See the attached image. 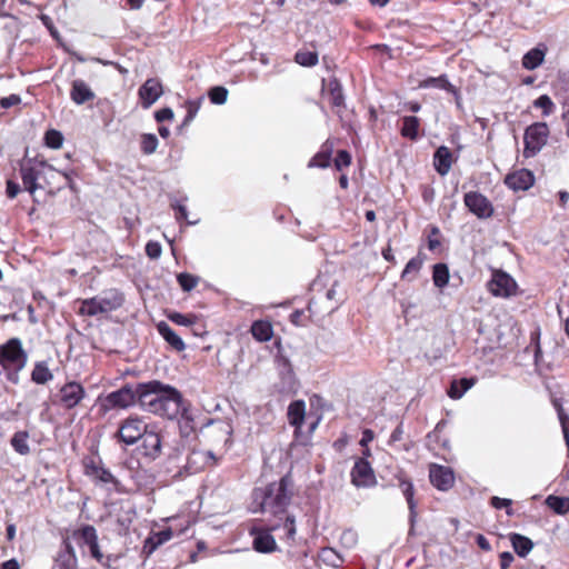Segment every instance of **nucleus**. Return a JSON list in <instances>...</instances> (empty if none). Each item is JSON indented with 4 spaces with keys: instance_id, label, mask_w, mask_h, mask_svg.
<instances>
[{
    "instance_id": "obj_59",
    "label": "nucleus",
    "mask_w": 569,
    "mask_h": 569,
    "mask_svg": "<svg viewBox=\"0 0 569 569\" xmlns=\"http://www.w3.org/2000/svg\"><path fill=\"white\" fill-rule=\"evenodd\" d=\"M58 172L64 177V179L67 180V186L71 190H74L73 176L76 174V171L73 169H64V170H58Z\"/></svg>"
},
{
    "instance_id": "obj_32",
    "label": "nucleus",
    "mask_w": 569,
    "mask_h": 569,
    "mask_svg": "<svg viewBox=\"0 0 569 569\" xmlns=\"http://www.w3.org/2000/svg\"><path fill=\"white\" fill-rule=\"evenodd\" d=\"M252 336L259 341H269L272 337V326L268 321H254L251 326Z\"/></svg>"
},
{
    "instance_id": "obj_43",
    "label": "nucleus",
    "mask_w": 569,
    "mask_h": 569,
    "mask_svg": "<svg viewBox=\"0 0 569 569\" xmlns=\"http://www.w3.org/2000/svg\"><path fill=\"white\" fill-rule=\"evenodd\" d=\"M63 136L56 129H50L44 133V143L51 149H59L63 143Z\"/></svg>"
},
{
    "instance_id": "obj_51",
    "label": "nucleus",
    "mask_w": 569,
    "mask_h": 569,
    "mask_svg": "<svg viewBox=\"0 0 569 569\" xmlns=\"http://www.w3.org/2000/svg\"><path fill=\"white\" fill-rule=\"evenodd\" d=\"M490 503L493 508L496 509H501V508H506V512L508 516H511L513 513V510L510 508L512 501L510 499H506V498H499V497H492L490 499Z\"/></svg>"
},
{
    "instance_id": "obj_56",
    "label": "nucleus",
    "mask_w": 569,
    "mask_h": 569,
    "mask_svg": "<svg viewBox=\"0 0 569 569\" xmlns=\"http://www.w3.org/2000/svg\"><path fill=\"white\" fill-rule=\"evenodd\" d=\"M21 103V97L19 94L12 93L8 97H3L0 99V106L3 109H9L13 106Z\"/></svg>"
},
{
    "instance_id": "obj_17",
    "label": "nucleus",
    "mask_w": 569,
    "mask_h": 569,
    "mask_svg": "<svg viewBox=\"0 0 569 569\" xmlns=\"http://www.w3.org/2000/svg\"><path fill=\"white\" fill-rule=\"evenodd\" d=\"M20 174L24 189L30 194H33L36 190L39 188L38 179L40 176V171L33 164V160L29 159L27 162L21 164Z\"/></svg>"
},
{
    "instance_id": "obj_15",
    "label": "nucleus",
    "mask_w": 569,
    "mask_h": 569,
    "mask_svg": "<svg viewBox=\"0 0 569 569\" xmlns=\"http://www.w3.org/2000/svg\"><path fill=\"white\" fill-rule=\"evenodd\" d=\"M140 440L139 449L143 457L154 460L161 455L162 440L159 432L148 429Z\"/></svg>"
},
{
    "instance_id": "obj_39",
    "label": "nucleus",
    "mask_w": 569,
    "mask_h": 569,
    "mask_svg": "<svg viewBox=\"0 0 569 569\" xmlns=\"http://www.w3.org/2000/svg\"><path fill=\"white\" fill-rule=\"evenodd\" d=\"M74 535L79 536L81 541H82V543L88 546V547L91 546L92 543L98 542L97 530L91 525L83 526Z\"/></svg>"
},
{
    "instance_id": "obj_13",
    "label": "nucleus",
    "mask_w": 569,
    "mask_h": 569,
    "mask_svg": "<svg viewBox=\"0 0 569 569\" xmlns=\"http://www.w3.org/2000/svg\"><path fill=\"white\" fill-rule=\"evenodd\" d=\"M51 569H78V559L73 546L68 539L62 541L53 558Z\"/></svg>"
},
{
    "instance_id": "obj_7",
    "label": "nucleus",
    "mask_w": 569,
    "mask_h": 569,
    "mask_svg": "<svg viewBox=\"0 0 569 569\" xmlns=\"http://www.w3.org/2000/svg\"><path fill=\"white\" fill-rule=\"evenodd\" d=\"M465 206L479 219H488L493 214V207L489 199L477 191L467 192L463 197Z\"/></svg>"
},
{
    "instance_id": "obj_18",
    "label": "nucleus",
    "mask_w": 569,
    "mask_h": 569,
    "mask_svg": "<svg viewBox=\"0 0 569 569\" xmlns=\"http://www.w3.org/2000/svg\"><path fill=\"white\" fill-rule=\"evenodd\" d=\"M70 98L76 104L80 106L93 100L96 94L82 79H76L72 81Z\"/></svg>"
},
{
    "instance_id": "obj_58",
    "label": "nucleus",
    "mask_w": 569,
    "mask_h": 569,
    "mask_svg": "<svg viewBox=\"0 0 569 569\" xmlns=\"http://www.w3.org/2000/svg\"><path fill=\"white\" fill-rule=\"evenodd\" d=\"M40 20L43 23V26H46L47 29L50 31L51 36L57 38L58 37V31H57V29L53 26L52 19L49 16H47V14H41L40 16Z\"/></svg>"
},
{
    "instance_id": "obj_21",
    "label": "nucleus",
    "mask_w": 569,
    "mask_h": 569,
    "mask_svg": "<svg viewBox=\"0 0 569 569\" xmlns=\"http://www.w3.org/2000/svg\"><path fill=\"white\" fill-rule=\"evenodd\" d=\"M398 481H399L398 487L401 489V491L408 502V507L410 510V521H411V523H413L416 520V517H417V511H416L417 503L413 500V495H415L413 485L410 480L402 478L401 476H398Z\"/></svg>"
},
{
    "instance_id": "obj_12",
    "label": "nucleus",
    "mask_w": 569,
    "mask_h": 569,
    "mask_svg": "<svg viewBox=\"0 0 569 569\" xmlns=\"http://www.w3.org/2000/svg\"><path fill=\"white\" fill-rule=\"evenodd\" d=\"M351 481L356 487H371L376 485L375 472L365 459H358L351 470Z\"/></svg>"
},
{
    "instance_id": "obj_16",
    "label": "nucleus",
    "mask_w": 569,
    "mask_h": 569,
    "mask_svg": "<svg viewBox=\"0 0 569 569\" xmlns=\"http://www.w3.org/2000/svg\"><path fill=\"white\" fill-rule=\"evenodd\" d=\"M533 182L535 177L532 172L527 169H521L509 173L505 179V183L515 191L528 190L530 187H532Z\"/></svg>"
},
{
    "instance_id": "obj_52",
    "label": "nucleus",
    "mask_w": 569,
    "mask_h": 569,
    "mask_svg": "<svg viewBox=\"0 0 569 569\" xmlns=\"http://www.w3.org/2000/svg\"><path fill=\"white\" fill-rule=\"evenodd\" d=\"M351 163V156L346 150H339L337 157L335 159V166L338 170H341L345 167H349Z\"/></svg>"
},
{
    "instance_id": "obj_37",
    "label": "nucleus",
    "mask_w": 569,
    "mask_h": 569,
    "mask_svg": "<svg viewBox=\"0 0 569 569\" xmlns=\"http://www.w3.org/2000/svg\"><path fill=\"white\" fill-rule=\"evenodd\" d=\"M433 283L438 288H443L449 281V269L445 263H437L433 267Z\"/></svg>"
},
{
    "instance_id": "obj_63",
    "label": "nucleus",
    "mask_w": 569,
    "mask_h": 569,
    "mask_svg": "<svg viewBox=\"0 0 569 569\" xmlns=\"http://www.w3.org/2000/svg\"><path fill=\"white\" fill-rule=\"evenodd\" d=\"M198 109H199V106L196 102L188 103V112H187V116L183 121L184 124L190 122L194 118Z\"/></svg>"
},
{
    "instance_id": "obj_41",
    "label": "nucleus",
    "mask_w": 569,
    "mask_h": 569,
    "mask_svg": "<svg viewBox=\"0 0 569 569\" xmlns=\"http://www.w3.org/2000/svg\"><path fill=\"white\" fill-rule=\"evenodd\" d=\"M177 281L184 292H190L199 282V277L189 272H180L177 274Z\"/></svg>"
},
{
    "instance_id": "obj_2",
    "label": "nucleus",
    "mask_w": 569,
    "mask_h": 569,
    "mask_svg": "<svg viewBox=\"0 0 569 569\" xmlns=\"http://www.w3.org/2000/svg\"><path fill=\"white\" fill-rule=\"evenodd\" d=\"M291 499L287 489V480L270 483L266 488H257L252 492V512L270 513L276 517L283 515Z\"/></svg>"
},
{
    "instance_id": "obj_55",
    "label": "nucleus",
    "mask_w": 569,
    "mask_h": 569,
    "mask_svg": "<svg viewBox=\"0 0 569 569\" xmlns=\"http://www.w3.org/2000/svg\"><path fill=\"white\" fill-rule=\"evenodd\" d=\"M173 116H174V113H173L172 109L169 107L159 109L154 112V119L159 123L167 121V120H172Z\"/></svg>"
},
{
    "instance_id": "obj_64",
    "label": "nucleus",
    "mask_w": 569,
    "mask_h": 569,
    "mask_svg": "<svg viewBox=\"0 0 569 569\" xmlns=\"http://www.w3.org/2000/svg\"><path fill=\"white\" fill-rule=\"evenodd\" d=\"M512 561H513V556L510 552H502L500 555L501 569H508Z\"/></svg>"
},
{
    "instance_id": "obj_3",
    "label": "nucleus",
    "mask_w": 569,
    "mask_h": 569,
    "mask_svg": "<svg viewBox=\"0 0 569 569\" xmlns=\"http://www.w3.org/2000/svg\"><path fill=\"white\" fill-rule=\"evenodd\" d=\"M123 295L117 289H111L103 292L101 296L82 300L80 313L94 317L100 313L117 310L123 305Z\"/></svg>"
},
{
    "instance_id": "obj_5",
    "label": "nucleus",
    "mask_w": 569,
    "mask_h": 569,
    "mask_svg": "<svg viewBox=\"0 0 569 569\" xmlns=\"http://www.w3.org/2000/svg\"><path fill=\"white\" fill-rule=\"evenodd\" d=\"M28 361V355L19 338H10L0 345V366L2 369H23Z\"/></svg>"
},
{
    "instance_id": "obj_29",
    "label": "nucleus",
    "mask_w": 569,
    "mask_h": 569,
    "mask_svg": "<svg viewBox=\"0 0 569 569\" xmlns=\"http://www.w3.org/2000/svg\"><path fill=\"white\" fill-rule=\"evenodd\" d=\"M510 541L518 556L526 557L532 549V541L519 533H511Z\"/></svg>"
},
{
    "instance_id": "obj_44",
    "label": "nucleus",
    "mask_w": 569,
    "mask_h": 569,
    "mask_svg": "<svg viewBox=\"0 0 569 569\" xmlns=\"http://www.w3.org/2000/svg\"><path fill=\"white\" fill-rule=\"evenodd\" d=\"M171 208L174 211V218L178 222L186 221L187 224L196 223V221L188 220V209H187L186 204H183L179 200L171 202Z\"/></svg>"
},
{
    "instance_id": "obj_46",
    "label": "nucleus",
    "mask_w": 569,
    "mask_h": 569,
    "mask_svg": "<svg viewBox=\"0 0 569 569\" xmlns=\"http://www.w3.org/2000/svg\"><path fill=\"white\" fill-rule=\"evenodd\" d=\"M193 316L194 315L192 313L184 315L177 311H172L167 315V318L176 325L189 328L190 323H192Z\"/></svg>"
},
{
    "instance_id": "obj_30",
    "label": "nucleus",
    "mask_w": 569,
    "mask_h": 569,
    "mask_svg": "<svg viewBox=\"0 0 569 569\" xmlns=\"http://www.w3.org/2000/svg\"><path fill=\"white\" fill-rule=\"evenodd\" d=\"M420 121L415 116H407L402 118V127L400 129L401 136L410 140L418 138V129Z\"/></svg>"
},
{
    "instance_id": "obj_10",
    "label": "nucleus",
    "mask_w": 569,
    "mask_h": 569,
    "mask_svg": "<svg viewBox=\"0 0 569 569\" xmlns=\"http://www.w3.org/2000/svg\"><path fill=\"white\" fill-rule=\"evenodd\" d=\"M430 482L441 491H448L455 485V475L451 468L432 463L429 467Z\"/></svg>"
},
{
    "instance_id": "obj_35",
    "label": "nucleus",
    "mask_w": 569,
    "mask_h": 569,
    "mask_svg": "<svg viewBox=\"0 0 569 569\" xmlns=\"http://www.w3.org/2000/svg\"><path fill=\"white\" fill-rule=\"evenodd\" d=\"M159 140L154 133H142L140 136V150L143 154L150 156L156 152Z\"/></svg>"
},
{
    "instance_id": "obj_31",
    "label": "nucleus",
    "mask_w": 569,
    "mask_h": 569,
    "mask_svg": "<svg viewBox=\"0 0 569 569\" xmlns=\"http://www.w3.org/2000/svg\"><path fill=\"white\" fill-rule=\"evenodd\" d=\"M288 419L290 425L300 428L305 420V402L293 401L288 408Z\"/></svg>"
},
{
    "instance_id": "obj_54",
    "label": "nucleus",
    "mask_w": 569,
    "mask_h": 569,
    "mask_svg": "<svg viewBox=\"0 0 569 569\" xmlns=\"http://www.w3.org/2000/svg\"><path fill=\"white\" fill-rule=\"evenodd\" d=\"M88 548H89V551H90V555L92 558H94L99 563H101L103 566H109L108 562L106 561V560H109V558H106L103 556L98 542L92 543Z\"/></svg>"
},
{
    "instance_id": "obj_36",
    "label": "nucleus",
    "mask_w": 569,
    "mask_h": 569,
    "mask_svg": "<svg viewBox=\"0 0 569 569\" xmlns=\"http://www.w3.org/2000/svg\"><path fill=\"white\" fill-rule=\"evenodd\" d=\"M328 93L330 97V102L335 107H341L343 104V93L341 84L337 79H332L328 82Z\"/></svg>"
},
{
    "instance_id": "obj_33",
    "label": "nucleus",
    "mask_w": 569,
    "mask_h": 569,
    "mask_svg": "<svg viewBox=\"0 0 569 569\" xmlns=\"http://www.w3.org/2000/svg\"><path fill=\"white\" fill-rule=\"evenodd\" d=\"M546 505L558 515H566L569 512L568 497H558L551 495L546 499Z\"/></svg>"
},
{
    "instance_id": "obj_20",
    "label": "nucleus",
    "mask_w": 569,
    "mask_h": 569,
    "mask_svg": "<svg viewBox=\"0 0 569 569\" xmlns=\"http://www.w3.org/2000/svg\"><path fill=\"white\" fill-rule=\"evenodd\" d=\"M159 335L169 343L174 350L182 351L186 348L183 340L173 331V329L166 322L160 321L157 325Z\"/></svg>"
},
{
    "instance_id": "obj_38",
    "label": "nucleus",
    "mask_w": 569,
    "mask_h": 569,
    "mask_svg": "<svg viewBox=\"0 0 569 569\" xmlns=\"http://www.w3.org/2000/svg\"><path fill=\"white\" fill-rule=\"evenodd\" d=\"M74 535L79 536L81 541H82V543L88 546V547L91 546L92 543L98 542L97 530L91 525L83 526Z\"/></svg>"
},
{
    "instance_id": "obj_22",
    "label": "nucleus",
    "mask_w": 569,
    "mask_h": 569,
    "mask_svg": "<svg viewBox=\"0 0 569 569\" xmlns=\"http://www.w3.org/2000/svg\"><path fill=\"white\" fill-rule=\"evenodd\" d=\"M546 47L538 46L529 50L522 58V67L527 70H535L542 64L546 56Z\"/></svg>"
},
{
    "instance_id": "obj_28",
    "label": "nucleus",
    "mask_w": 569,
    "mask_h": 569,
    "mask_svg": "<svg viewBox=\"0 0 569 569\" xmlns=\"http://www.w3.org/2000/svg\"><path fill=\"white\" fill-rule=\"evenodd\" d=\"M53 379V375L50 371L46 361L36 362L34 368L31 372V380L37 385H44Z\"/></svg>"
},
{
    "instance_id": "obj_53",
    "label": "nucleus",
    "mask_w": 569,
    "mask_h": 569,
    "mask_svg": "<svg viewBox=\"0 0 569 569\" xmlns=\"http://www.w3.org/2000/svg\"><path fill=\"white\" fill-rule=\"evenodd\" d=\"M283 529L288 539H293L296 536V520L292 516H286L283 522Z\"/></svg>"
},
{
    "instance_id": "obj_45",
    "label": "nucleus",
    "mask_w": 569,
    "mask_h": 569,
    "mask_svg": "<svg viewBox=\"0 0 569 569\" xmlns=\"http://www.w3.org/2000/svg\"><path fill=\"white\" fill-rule=\"evenodd\" d=\"M536 108H541L543 116H549L555 109V103L549 96L542 94L533 101Z\"/></svg>"
},
{
    "instance_id": "obj_24",
    "label": "nucleus",
    "mask_w": 569,
    "mask_h": 569,
    "mask_svg": "<svg viewBox=\"0 0 569 569\" xmlns=\"http://www.w3.org/2000/svg\"><path fill=\"white\" fill-rule=\"evenodd\" d=\"M122 468L129 472V478L133 481L137 488H141L144 485L143 477L146 473L144 469L140 468L139 460L129 459L122 465Z\"/></svg>"
},
{
    "instance_id": "obj_60",
    "label": "nucleus",
    "mask_w": 569,
    "mask_h": 569,
    "mask_svg": "<svg viewBox=\"0 0 569 569\" xmlns=\"http://www.w3.org/2000/svg\"><path fill=\"white\" fill-rule=\"evenodd\" d=\"M153 535H154L156 539L159 541V543L163 545L171 539L172 531H171V529H164V530L154 532Z\"/></svg>"
},
{
    "instance_id": "obj_14",
    "label": "nucleus",
    "mask_w": 569,
    "mask_h": 569,
    "mask_svg": "<svg viewBox=\"0 0 569 569\" xmlns=\"http://www.w3.org/2000/svg\"><path fill=\"white\" fill-rule=\"evenodd\" d=\"M84 473L96 482L110 483L116 491H120V481L102 465H97L93 460H90L84 463Z\"/></svg>"
},
{
    "instance_id": "obj_23",
    "label": "nucleus",
    "mask_w": 569,
    "mask_h": 569,
    "mask_svg": "<svg viewBox=\"0 0 569 569\" xmlns=\"http://www.w3.org/2000/svg\"><path fill=\"white\" fill-rule=\"evenodd\" d=\"M253 548L258 552H272L277 548L276 540L269 531L257 532L253 539Z\"/></svg>"
},
{
    "instance_id": "obj_19",
    "label": "nucleus",
    "mask_w": 569,
    "mask_h": 569,
    "mask_svg": "<svg viewBox=\"0 0 569 569\" xmlns=\"http://www.w3.org/2000/svg\"><path fill=\"white\" fill-rule=\"evenodd\" d=\"M452 164V153L449 148L441 146L437 149L433 156V166L440 176H446Z\"/></svg>"
},
{
    "instance_id": "obj_42",
    "label": "nucleus",
    "mask_w": 569,
    "mask_h": 569,
    "mask_svg": "<svg viewBox=\"0 0 569 569\" xmlns=\"http://www.w3.org/2000/svg\"><path fill=\"white\" fill-rule=\"evenodd\" d=\"M426 87H437L448 92L458 96V91L453 84H451L445 76L438 78H429L425 81Z\"/></svg>"
},
{
    "instance_id": "obj_9",
    "label": "nucleus",
    "mask_w": 569,
    "mask_h": 569,
    "mask_svg": "<svg viewBox=\"0 0 569 569\" xmlns=\"http://www.w3.org/2000/svg\"><path fill=\"white\" fill-rule=\"evenodd\" d=\"M163 94V87L158 78H148L139 88L138 97L143 109H149Z\"/></svg>"
},
{
    "instance_id": "obj_40",
    "label": "nucleus",
    "mask_w": 569,
    "mask_h": 569,
    "mask_svg": "<svg viewBox=\"0 0 569 569\" xmlns=\"http://www.w3.org/2000/svg\"><path fill=\"white\" fill-rule=\"evenodd\" d=\"M318 60L316 51L299 50L295 56V61L302 67H313L318 63Z\"/></svg>"
},
{
    "instance_id": "obj_61",
    "label": "nucleus",
    "mask_w": 569,
    "mask_h": 569,
    "mask_svg": "<svg viewBox=\"0 0 569 569\" xmlns=\"http://www.w3.org/2000/svg\"><path fill=\"white\" fill-rule=\"evenodd\" d=\"M228 97V90L224 87L216 86V104H222Z\"/></svg>"
},
{
    "instance_id": "obj_34",
    "label": "nucleus",
    "mask_w": 569,
    "mask_h": 569,
    "mask_svg": "<svg viewBox=\"0 0 569 569\" xmlns=\"http://www.w3.org/2000/svg\"><path fill=\"white\" fill-rule=\"evenodd\" d=\"M473 386V380L471 379H460L458 381H453L450 386L448 395L452 399H460L466 391H468Z\"/></svg>"
},
{
    "instance_id": "obj_4",
    "label": "nucleus",
    "mask_w": 569,
    "mask_h": 569,
    "mask_svg": "<svg viewBox=\"0 0 569 569\" xmlns=\"http://www.w3.org/2000/svg\"><path fill=\"white\" fill-rule=\"evenodd\" d=\"M549 134L550 130L546 122H535L527 127L523 133V157L537 156L547 144Z\"/></svg>"
},
{
    "instance_id": "obj_26",
    "label": "nucleus",
    "mask_w": 569,
    "mask_h": 569,
    "mask_svg": "<svg viewBox=\"0 0 569 569\" xmlns=\"http://www.w3.org/2000/svg\"><path fill=\"white\" fill-rule=\"evenodd\" d=\"M28 440L29 432L26 430H20L13 433V436L10 439V445L17 453H19L20 456H27L31 451Z\"/></svg>"
},
{
    "instance_id": "obj_57",
    "label": "nucleus",
    "mask_w": 569,
    "mask_h": 569,
    "mask_svg": "<svg viewBox=\"0 0 569 569\" xmlns=\"http://www.w3.org/2000/svg\"><path fill=\"white\" fill-rule=\"evenodd\" d=\"M21 188L20 184L11 179L7 180L6 183V194L9 199H13L18 196Z\"/></svg>"
},
{
    "instance_id": "obj_48",
    "label": "nucleus",
    "mask_w": 569,
    "mask_h": 569,
    "mask_svg": "<svg viewBox=\"0 0 569 569\" xmlns=\"http://www.w3.org/2000/svg\"><path fill=\"white\" fill-rule=\"evenodd\" d=\"M422 260L418 257L411 258L402 271L401 278L405 279L411 273H418L421 269Z\"/></svg>"
},
{
    "instance_id": "obj_27",
    "label": "nucleus",
    "mask_w": 569,
    "mask_h": 569,
    "mask_svg": "<svg viewBox=\"0 0 569 569\" xmlns=\"http://www.w3.org/2000/svg\"><path fill=\"white\" fill-rule=\"evenodd\" d=\"M556 96L562 106L569 104V72H561L553 84Z\"/></svg>"
},
{
    "instance_id": "obj_6",
    "label": "nucleus",
    "mask_w": 569,
    "mask_h": 569,
    "mask_svg": "<svg viewBox=\"0 0 569 569\" xmlns=\"http://www.w3.org/2000/svg\"><path fill=\"white\" fill-rule=\"evenodd\" d=\"M147 430L148 426L141 418L131 416L120 423L116 438L127 446H132L142 438Z\"/></svg>"
},
{
    "instance_id": "obj_1",
    "label": "nucleus",
    "mask_w": 569,
    "mask_h": 569,
    "mask_svg": "<svg viewBox=\"0 0 569 569\" xmlns=\"http://www.w3.org/2000/svg\"><path fill=\"white\" fill-rule=\"evenodd\" d=\"M97 402L102 415L113 409H128L139 405L142 410L170 420L180 417L184 428L194 429L193 419L184 406L181 392L159 380L126 383L107 396H99Z\"/></svg>"
},
{
    "instance_id": "obj_47",
    "label": "nucleus",
    "mask_w": 569,
    "mask_h": 569,
    "mask_svg": "<svg viewBox=\"0 0 569 569\" xmlns=\"http://www.w3.org/2000/svg\"><path fill=\"white\" fill-rule=\"evenodd\" d=\"M189 329L196 337H203L208 333L206 323L197 315L193 316L192 323H190Z\"/></svg>"
},
{
    "instance_id": "obj_49",
    "label": "nucleus",
    "mask_w": 569,
    "mask_h": 569,
    "mask_svg": "<svg viewBox=\"0 0 569 569\" xmlns=\"http://www.w3.org/2000/svg\"><path fill=\"white\" fill-rule=\"evenodd\" d=\"M146 254L150 259H159L162 253V247L158 241L150 240L147 242L144 248Z\"/></svg>"
},
{
    "instance_id": "obj_25",
    "label": "nucleus",
    "mask_w": 569,
    "mask_h": 569,
    "mask_svg": "<svg viewBox=\"0 0 569 569\" xmlns=\"http://www.w3.org/2000/svg\"><path fill=\"white\" fill-rule=\"evenodd\" d=\"M333 151V142L327 140L321 150L310 160L309 167L326 168L330 163L331 153Z\"/></svg>"
},
{
    "instance_id": "obj_62",
    "label": "nucleus",
    "mask_w": 569,
    "mask_h": 569,
    "mask_svg": "<svg viewBox=\"0 0 569 569\" xmlns=\"http://www.w3.org/2000/svg\"><path fill=\"white\" fill-rule=\"evenodd\" d=\"M6 371V376L8 381L17 385L19 382V373L22 369H13V368H7L3 369Z\"/></svg>"
},
{
    "instance_id": "obj_8",
    "label": "nucleus",
    "mask_w": 569,
    "mask_h": 569,
    "mask_svg": "<svg viewBox=\"0 0 569 569\" xmlns=\"http://www.w3.org/2000/svg\"><path fill=\"white\" fill-rule=\"evenodd\" d=\"M488 289L496 297L508 298L516 295L517 283L508 273L497 271L492 274Z\"/></svg>"
},
{
    "instance_id": "obj_11",
    "label": "nucleus",
    "mask_w": 569,
    "mask_h": 569,
    "mask_svg": "<svg viewBox=\"0 0 569 569\" xmlns=\"http://www.w3.org/2000/svg\"><path fill=\"white\" fill-rule=\"evenodd\" d=\"M86 397L83 386L77 381H69L60 389V401L66 409L77 407Z\"/></svg>"
},
{
    "instance_id": "obj_50",
    "label": "nucleus",
    "mask_w": 569,
    "mask_h": 569,
    "mask_svg": "<svg viewBox=\"0 0 569 569\" xmlns=\"http://www.w3.org/2000/svg\"><path fill=\"white\" fill-rule=\"evenodd\" d=\"M161 545L156 539L154 535L152 533L149 536L142 547V553H144L147 557L151 556Z\"/></svg>"
}]
</instances>
